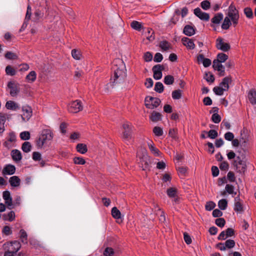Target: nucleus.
Here are the masks:
<instances>
[{"instance_id":"2eb2a0df","label":"nucleus","mask_w":256,"mask_h":256,"mask_svg":"<svg viewBox=\"0 0 256 256\" xmlns=\"http://www.w3.org/2000/svg\"><path fill=\"white\" fill-rule=\"evenodd\" d=\"M182 41L184 46L190 50H193L195 48V44L192 39L186 37L182 38Z\"/></svg>"},{"instance_id":"412c9836","label":"nucleus","mask_w":256,"mask_h":256,"mask_svg":"<svg viewBox=\"0 0 256 256\" xmlns=\"http://www.w3.org/2000/svg\"><path fill=\"white\" fill-rule=\"evenodd\" d=\"M248 98L252 104H256V90L252 89L248 94Z\"/></svg>"},{"instance_id":"6e6552de","label":"nucleus","mask_w":256,"mask_h":256,"mask_svg":"<svg viewBox=\"0 0 256 256\" xmlns=\"http://www.w3.org/2000/svg\"><path fill=\"white\" fill-rule=\"evenodd\" d=\"M150 160L147 156H144L140 160V166L143 170L150 171Z\"/></svg>"},{"instance_id":"bb28decb","label":"nucleus","mask_w":256,"mask_h":256,"mask_svg":"<svg viewBox=\"0 0 256 256\" xmlns=\"http://www.w3.org/2000/svg\"><path fill=\"white\" fill-rule=\"evenodd\" d=\"M234 210L236 212H238L240 214L243 212L244 211V208H243L242 202H234Z\"/></svg>"},{"instance_id":"de8ad7c7","label":"nucleus","mask_w":256,"mask_h":256,"mask_svg":"<svg viewBox=\"0 0 256 256\" xmlns=\"http://www.w3.org/2000/svg\"><path fill=\"white\" fill-rule=\"evenodd\" d=\"M114 250L113 248L110 247H107L104 251V256H113L114 254Z\"/></svg>"},{"instance_id":"a878e982","label":"nucleus","mask_w":256,"mask_h":256,"mask_svg":"<svg viewBox=\"0 0 256 256\" xmlns=\"http://www.w3.org/2000/svg\"><path fill=\"white\" fill-rule=\"evenodd\" d=\"M178 190L175 188H170L166 190V194L170 198L177 196Z\"/></svg>"},{"instance_id":"cd10ccee","label":"nucleus","mask_w":256,"mask_h":256,"mask_svg":"<svg viewBox=\"0 0 256 256\" xmlns=\"http://www.w3.org/2000/svg\"><path fill=\"white\" fill-rule=\"evenodd\" d=\"M76 149L78 152L82 154H84L88 151L86 145L84 144H78L76 146Z\"/></svg>"},{"instance_id":"39448f33","label":"nucleus","mask_w":256,"mask_h":256,"mask_svg":"<svg viewBox=\"0 0 256 256\" xmlns=\"http://www.w3.org/2000/svg\"><path fill=\"white\" fill-rule=\"evenodd\" d=\"M236 242L233 240H228L224 243L220 242L216 244V248L220 250H225L226 248H232L234 247Z\"/></svg>"},{"instance_id":"052dcab7","label":"nucleus","mask_w":256,"mask_h":256,"mask_svg":"<svg viewBox=\"0 0 256 256\" xmlns=\"http://www.w3.org/2000/svg\"><path fill=\"white\" fill-rule=\"evenodd\" d=\"M148 36H146L147 39L150 41L152 42L154 40V32L152 29H148Z\"/></svg>"},{"instance_id":"4be33fe9","label":"nucleus","mask_w":256,"mask_h":256,"mask_svg":"<svg viewBox=\"0 0 256 256\" xmlns=\"http://www.w3.org/2000/svg\"><path fill=\"white\" fill-rule=\"evenodd\" d=\"M232 82L230 77L226 76L223 78L222 82L220 83V86H224L225 90H228L229 88V84Z\"/></svg>"},{"instance_id":"f8f14e48","label":"nucleus","mask_w":256,"mask_h":256,"mask_svg":"<svg viewBox=\"0 0 256 256\" xmlns=\"http://www.w3.org/2000/svg\"><path fill=\"white\" fill-rule=\"evenodd\" d=\"M194 14L202 20L208 21L210 19L209 14L202 12L199 8H197L194 10Z\"/></svg>"},{"instance_id":"393cba45","label":"nucleus","mask_w":256,"mask_h":256,"mask_svg":"<svg viewBox=\"0 0 256 256\" xmlns=\"http://www.w3.org/2000/svg\"><path fill=\"white\" fill-rule=\"evenodd\" d=\"M223 18V14L222 13H218L211 19V22L214 24H219Z\"/></svg>"},{"instance_id":"69168bd1","label":"nucleus","mask_w":256,"mask_h":256,"mask_svg":"<svg viewBox=\"0 0 256 256\" xmlns=\"http://www.w3.org/2000/svg\"><path fill=\"white\" fill-rule=\"evenodd\" d=\"M208 137L212 139L216 138L218 136V132L214 130H209L208 132Z\"/></svg>"},{"instance_id":"7ed1b4c3","label":"nucleus","mask_w":256,"mask_h":256,"mask_svg":"<svg viewBox=\"0 0 256 256\" xmlns=\"http://www.w3.org/2000/svg\"><path fill=\"white\" fill-rule=\"evenodd\" d=\"M122 138L124 140H129L132 138V127L128 123H124L122 126Z\"/></svg>"},{"instance_id":"774afa93","label":"nucleus","mask_w":256,"mask_h":256,"mask_svg":"<svg viewBox=\"0 0 256 256\" xmlns=\"http://www.w3.org/2000/svg\"><path fill=\"white\" fill-rule=\"evenodd\" d=\"M162 59H163L162 55L160 52H157L154 55V60L155 62H162Z\"/></svg>"},{"instance_id":"b1692460","label":"nucleus","mask_w":256,"mask_h":256,"mask_svg":"<svg viewBox=\"0 0 256 256\" xmlns=\"http://www.w3.org/2000/svg\"><path fill=\"white\" fill-rule=\"evenodd\" d=\"M6 107L8 110H14L20 108V107L18 106V104L12 101V100L8 101L6 102Z\"/></svg>"},{"instance_id":"e433bc0d","label":"nucleus","mask_w":256,"mask_h":256,"mask_svg":"<svg viewBox=\"0 0 256 256\" xmlns=\"http://www.w3.org/2000/svg\"><path fill=\"white\" fill-rule=\"evenodd\" d=\"M232 23L228 17H226L222 25V28L223 30H228L229 28Z\"/></svg>"},{"instance_id":"6ab92c4d","label":"nucleus","mask_w":256,"mask_h":256,"mask_svg":"<svg viewBox=\"0 0 256 256\" xmlns=\"http://www.w3.org/2000/svg\"><path fill=\"white\" fill-rule=\"evenodd\" d=\"M9 182L12 186L18 187L20 185V180L18 176H12L10 178Z\"/></svg>"},{"instance_id":"9d476101","label":"nucleus","mask_w":256,"mask_h":256,"mask_svg":"<svg viewBox=\"0 0 256 256\" xmlns=\"http://www.w3.org/2000/svg\"><path fill=\"white\" fill-rule=\"evenodd\" d=\"M8 88L10 89V94L12 96H16L19 92L18 84L14 81H10L8 84Z\"/></svg>"},{"instance_id":"473e14b6","label":"nucleus","mask_w":256,"mask_h":256,"mask_svg":"<svg viewBox=\"0 0 256 256\" xmlns=\"http://www.w3.org/2000/svg\"><path fill=\"white\" fill-rule=\"evenodd\" d=\"M234 166L236 167V171L242 174H244V172L246 170V164L238 166V164H236V165H234Z\"/></svg>"},{"instance_id":"7c9ffc66","label":"nucleus","mask_w":256,"mask_h":256,"mask_svg":"<svg viewBox=\"0 0 256 256\" xmlns=\"http://www.w3.org/2000/svg\"><path fill=\"white\" fill-rule=\"evenodd\" d=\"M148 146L152 154H154L156 156L160 155V151L154 146L152 142L151 141L149 143H148Z\"/></svg>"},{"instance_id":"a19ab883","label":"nucleus","mask_w":256,"mask_h":256,"mask_svg":"<svg viewBox=\"0 0 256 256\" xmlns=\"http://www.w3.org/2000/svg\"><path fill=\"white\" fill-rule=\"evenodd\" d=\"M244 14L248 18H252L254 17L253 12L252 9L250 7H246L244 8Z\"/></svg>"},{"instance_id":"13d9d810","label":"nucleus","mask_w":256,"mask_h":256,"mask_svg":"<svg viewBox=\"0 0 256 256\" xmlns=\"http://www.w3.org/2000/svg\"><path fill=\"white\" fill-rule=\"evenodd\" d=\"M216 204L214 202L212 201H210L206 202L205 206V208L206 210L210 211L213 210Z\"/></svg>"},{"instance_id":"c9c22d12","label":"nucleus","mask_w":256,"mask_h":256,"mask_svg":"<svg viewBox=\"0 0 256 256\" xmlns=\"http://www.w3.org/2000/svg\"><path fill=\"white\" fill-rule=\"evenodd\" d=\"M36 78V74L34 71H31L26 76V79L30 82H34Z\"/></svg>"},{"instance_id":"f3484780","label":"nucleus","mask_w":256,"mask_h":256,"mask_svg":"<svg viewBox=\"0 0 256 256\" xmlns=\"http://www.w3.org/2000/svg\"><path fill=\"white\" fill-rule=\"evenodd\" d=\"M21 244L20 242L17 240H14L11 242V245L9 247L8 250H10L12 252L16 253L20 249Z\"/></svg>"},{"instance_id":"dca6fc26","label":"nucleus","mask_w":256,"mask_h":256,"mask_svg":"<svg viewBox=\"0 0 256 256\" xmlns=\"http://www.w3.org/2000/svg\"><path fill=\"white\" fill-rule=\"evenodd\" d=\"M150 119L154 122L160 121L162 119V116L160 113L156 111H153L150 116Z\"/></svg>"},{"instance_id":"20e7f679","label":"nucleus","mask_w":256,"mask_h":256,"mask_svg":"<svg viewBox=\"0 0 256 256\" xmlns=\"http://www.w3.org/2000/svg\"><path fill=\"white\" fill-rule=\"evenodd\" d=\"M83 109L82 102L80 100H76L70 102L68 106V110L72 113H76Z\"/></svg>"},{"instance_id":"0eeeda50","label":"nucleus","mask_w":256,"mask_h":256,"mask_svg":"<svg viewBox=\"0 0 256 256\" xmlns=\"http://www.w3.org/2000/svg\"><path fill=\"white\" fill-rule=\"evenodd\" d=\"M152 71L154 72V78L158 80L162 77V71L164 70V66L162 65L156 64L153 66Z\"/></svg>"},{"instance_id":"4c0bfd02","label":"nucleus","mask_w":256,"mask_h":256,"mask_svg":"<svg viewBox=\"0 0 256 256\" xmlns=\"http://www.w3.org/2000/svg\"><path fill=\"white\" fill-rule=\"evenodd\" d=\"M130 26L132 28L138 31H140L142 28L141 23L136 20H134L131 22Z\"/></svg>"},{"instance_id":"864d4df0","label":"nucleus","mask_w":256,"mask_h":256,"mask_svg":"<svg viewBox=\"0 0 256 256\" xmlns=\"http://www.w3.org/2000/svg\"><path fill=\"white\" fill-rule=\"evenodd\" d=\"M204 78L208 82H213L214 81V76L210 72H206L205 74V76Z\"/></svg>"},{"instance_id":"37998d69","label":"nucleus","mask_w":256,"mask_h":256,"mask_svg":"<svg viewBox=\"0 0 256 256\" xmlns=\"http://www.w3.org/2000/svg\"><path fill=\"white\" fill-rule=\"evenodd\" d=\"M174 82V78L171 75H167L164 78V83L168 85L172 84Z\"/></svg>"},{"instance_id":"5fc2aeb1","label":"nucleus","mask_w":256,"mask_h":256,"mask_svg":"<svg viewBox=\"0 0 256 256\" xmlns=\"http://www.w3.org/2000/svg\"><path fill=\"white\" fill-rule=\"evenodd\" d=\"M74 162L76 164L83 165L86 164V160L82 157H74L73 159Z\"/></svg>"},{"instance_id":"3c124183","label":"nucleus","mask_w":256,"mask_h":256,"mask_svg":"<svg viewBox=\"0 0 256 256\" xmlns=\"http://www.w3.org/2000/svg\"><path fill=\"white\" fill-rule=\"evenodd\" d=\"M159 220L161 222H164L166 221V216L165 214L164 211L161 210L160 208H158V212H156V214H159Z\"/></svg>"},{"instance_id":"680f3d73","label":"nucleus","mask_w":256,"mask_h":256,"mask_svg":"<svg viewBox=\"0 0 256 256\" xmlns=\"http://www.w3.org/2000/svg\"><path fill=\"white\" fill-rule=\"evenodd\" d=\"M226 190L229 194H236V192H234V186L231 184H226L225 188Z\"/></svg>"},{"instance_id":"f704fd0d","label":"nucleus","mask_w":256,"mask_h":256,"mask_svg":"<svg viewBox=\"0 0 256 256\" xmlns=\"http://www.w3.org/2000/svg\"><path fill=\"white\" fill-rule=\"evenodd\" d=\"M22 149L24 152H28L32 150V145L28 142H24L22 146Z\"/></svg>"},{"instance_id":"bf43d9fd","label":"nucleus","mask_w":256,"mask_h":256,"mask_svg":"<svg viewBox=\"0 0 256 256\" xmlns=\"http://www.w3.org/2000/svg\"><path fill=\"white\" fill-rule=\"evenodd\" d=\"M216 224L220 228L224 226L226 224V221L224 218H218L216 220Z\"/></svg>"},{"instance_id":"603ef678","label":"nucleus","mask_w":256,"mask_h":256,"mask_svg":"<svg viewBox=\"0 0 256 256\" xmlns=\"http://www.w3.org/2000/svg\"><path fill=\"white\" fill-rule=\"evenodd\" d=\"M20 238L22 242L24 243H27V234L24 230H20Z\"/></svg>"},{"instance_id":"0e129e2a","label":"nucleus","mask_w":256,"mask_h":256,"mask_svg":"<svg viewBox=\"0 0 256 256\" xmlns=\"http://www.w3.org/2000/svg\"><path fill=\"white\" fill-rule=\"evenodd\" d=\"M200 6L204 10H207L210 8V3L208 0H204L201 2Z\"/></svg>"},{"instance_id":"49530a36","label":"nucleus","mask_w":256,"mask_h":256,"mask_svg":"<svg viewBox=\"0 0 256 256\" xmlns=\"http://www.w3.org/2000/svg\"><path fill=\"white\" fill-rule=\"evenodd\" d=\"M172 95L173 99L178 100L182 97V91L180 90H174Z\"/></svg>"},{"instance_id":"6e6d98bb","label":"nucleus","mask_w":256,"mask_h":256,"mask_svg":"<svg viewBox=\"0 0 256 256\" xmlns=\"http://www.w3.org/2000/svg\"><path fill=\"white\" fill-rule=\"evenodd\" d=\"M30 137V133L28 131L22 132L20 134V138L22 140H28Z\"/></svg>"},{"instance_id":"4468645a","label":"nucleus","mask_w":256,"mask_h":256,"mask_svg":"<svg viewBox=\"0 0 256 256\" xmlns=\"http://www.w3.org/2000/svg\"><path fill=\"white\" fill-rule=\"evenodd\" d=\"M16 168L14 165L7 164L4 168L2 170V174L4 175H12L15 173Z\"/></svg>"},{"instance_id":"9b49d317","label":"nucleus","mask_w":256,"mask_h":256,"mask_svg":"<svg viewBox=\"0 0 256 256\" xmlns=\"http://www.w3.org/2000/svg\"><path fill=\"white\" fill-rule=\"evenodd\" d=\"M40 136L42 138V140H51L53 138L54 134L52 130L50 129H44L42 131Z\"/></svg>"},{"instance_id":"c85d7f7f","label":"nucleus","mask_w":256,"mask_h":256,"mask_svg":"<svg viewBox=\"0 0 256 256\" xmlns=\"http://www.w3.org/2000/svg\"><path fill=\"white\" fill-rule=\"evenodd\" d=\"M168 136L174 140H178V129L176 128H170L168 130Z\"/></svg>"},{"instance_id":"e2e57ef3","label":"nucleus","mask_w":256,"mask_h":256,"mask_svg":"<svg viewBox=\"0 0 256 256\" xmlns=\"http://www.w3.org/2000/svg\"><path fill=\"white\" fill-rule=\"evenodd\" d=\"M212 120L214 123L218 124L221 120V117L218 114H214L212 116Z\"/></svg>"},{"instance_id":"f257e3e1","label":"nucleus","mask_w":256,"mask_h":256,"mask_svg":"<svg viewBox=\"0 0 256 256\" xmlns=\"http://www.w3.org/2000/svg\"><path fill=\"white\" fill-rule=\"evenodd\" d=\"M114 72L110 78V82L106 85V88L108 90L110 88H114L119 84L124 82L126 78V70L124 66L122 68L115 66L113 68Z\"/></svg>"},{"instance_id":"c03bdc74","label":"nucleus","mask_w":256,"mask_h":256,"mask_svg":"<svg viewBox=\"0 0 256 256\" xmlns=\"http://www.w3.org/2000/svg\"><path fill=\"white\" fill-rule=\"evenodd\" d=\"M213 91L218 96H222L224 94V92L226 91L225 89L223 88V87L221 86H215L213 88Z\"/></svg>"},{"instance_id":"a211bd4d","label":"nucleus","mask_w":256,"mask_h":256,"mask_svg":"<svg viewBox=\"0 0 256 256\" xmlns=\"http://www.w3.org/2000/svg\"><path fill=\"white\" fill-rule=\"evenodd\" d=\"M238 16H239L238 11L236 9V6L232 4L228 7V16L230 18Z\"/></svg>"},{"instance_id":"c756f323","label":"nucleus","mask_w":256,"mask_h":256,"mask_svg":"<svg viewBox=\"0 0 256 256\" xmlns=\"http://www.w3.org/2000/svg\"><path fill=\"white\" fill-rule=\"evenodd\" d=\"M228 59V56L224 53H220L217 55V58L214 60H216L220 63L224 62Z\"/></svg>"},{"instance_id":"8fccbe9b","label":"nucleus","mask_w":256,"mask_h":256,"mask_svg":"<svg viewBox=\"0 0 256 256\" xmlns=\"http://www.w3.org/2000/svg\"><path fill=\"white\" fill-rule=\"evenodd\" d=\"M153 132L157 136H162L163 134L162 129L159 126H155L153 128Z\"/></svg>"},{"instance_id":"423d86ee","label":"nucleus","mask_w":256,"mask_h":256,"mask_svg":"<svg viewBox=\"0 0 256 256\" xmlns=\"http://www.w3.org/2000/svg\"><path fill=\"white\" fill-rule=\"evenodd\" d=\"M2 197L8 208L10 210L13 208L14 204H12V200L10 192L8 190L4 191L2 193Z\"/></svg>"},{"instance_id":"2f4dec72","label":"nucleus","mask_w":256,"mask_h":256,"mask_svg":"<svg viewBox=\"0 0 256 256\" xmlns=\"http://www.w3.org/2000/svg\"><path fill=\"white\" fill-rule=\"evenodd\" d=\"M6 73L8 76H14L16 73V70L10 65H8L6 68Z\"/></svg>"},{"instance_id":"ddd939ff","label":"nucleus","mask_w":256,"mask_h":256,"mask_svg":"<svg viewBox=\"0 0 256 256\" xmlns=\"http://www.w3.org/2000/svg\"><path fill=\"white\" fill-rule=\"evenodd\" d=\"M23 114L22 115V118L23 120L28 121L31 118L32 116V110L30 107H23L22 108Z\"/></svg>"},{"instance_id":"5701e85b","label":"nucleus","mask_w":256,"mask_h":256,"mask_svg":"<svg viewBox=\"0 0 256 256\" xmlns=\"http://www.w3.org/2000/svg\"><path fill=\"white\" fill-rule=\"evenodd\" d=\"M184 33L188 36H192L195 34L194 28L190 25H186L183 30Z\"/></svg>"},{"instance_id":"338daca9","label":"nucleus","mask_w":256,"mask_h":256,"mask_svg":"<svg viewBox=\"0 0 256 256\" xmlns=\"http://www.w3.org/2000/svg\"><path fill=\"white\" fill-rule=\"evenodd\" d=\"M224 138L228 141H232L234 138V134L232 132H228L224 134Z\"/></svg>"},{"instance_id":"79ce46f5","label":"nucleus","mask_w":256,"mask_h":256,"mask_svg":"<svg viewBox=\"0 0 256 256\" xmlns=\"http://www.w3.org/2000/svg\"><path fill=\"white\" fill-rule=\"evenodd\" d=\"M4 56L6 59L8 60H14L18 58V56L16 54L12 52H7L6 53Z\"/></svg>"},{"instance_id":"1a4fd4ad","label":"nucleus","mask_w":256,"mask_h":256,"mask_svg":"<svg viewBox=\"0 0 256 256\" xmlns=\"http://www.w3.org/2000/svg\"><path fill=\"white\" fill-rule=\"evenodd\" d=\"M216 47L218 49L223 52H227L230 48L229 44L224 42L223 39L220 37L216 40Z\"/></svg>"},{"instance_id":"4d7b16f0","label":"nucleus","mask_w":256,"mask_h":256,"mask_svg":"<svg viewBox=\"0 0 256 256\" xmlns=\"http://www.w3.org/2000/svg\"><path fill=\"white\" fill-rule=\"evenodd\" d=\"M72 55L74 58L79 60L80 58L81 54L80 52L75 49L72 50Z\"/></svg>"},{"instance_id":"f03ea898","label":"nucleus","mask_w":256,"mask_h":256,"mask_svg":"<svg viewBox=\"0 0 256 256\" xmlns=\"http://www.w3.org/2000/svg\"><path fill=\"white\" fill-rule=\"evenodd\" d=\"M160 100L157 98L148 96L145 98V106L148 108L154 109L157 108L160 103Z\"/></svg>"},{"instance_id":"72a5a7b5","label":"nucleus","mask_w":256,"mask_h":256,"mask_svg":"<svg viewBox=\"0 0 256 256\" xmlns=\"http://www.w3.org/2000/svg\"><path fill=\"white\" fill-rule=\"evenodd\" d=\"M111 212L114 218L116 219H119L121 218V213L116 207H114L112 209Z\"/></svg>"},{"instance_id":"ea45409f","label":"nucleus","mask_w":256,"mask_h":256,"mask_svg":"<svg viewBox=\"0 0 256 256\" xmlns=\"http://www.w3.org/2000/svg\"><path fill=\"white\" fill-rule=\"evenodd\" d=\"M160 48L164 51H166L170 48V44L166 40H162L160 44Z\"/></svg>"},{"instance_id":"58836bf2","label":"nucleus","mask_w":256,"mask_h":256,"mask_svg":"<svg viewBox=\"0 0 256 256\" xmlns=\"http://www.w3.org/2000/svg\"><path fill=\"white\" fill-rule=\"evenodd\" d=\"M218 206L221 210H224L228 206V201L226 199H222L218 202Z\"/></svg>"},{"instance_id":"09e8293b","label":"nucleus","mask_w":256,"mask_h":256,"mask_svg":"<svg viewBox=\"0 0 256 256\" xmlns=\"http://www.w3.org/2000/svg\"><path fill=\"white\" fill-rule=\"evenodd\" d=\"M212 67L214 70H217L218 71L224 69V66L220 62L216 60L213 61Z\"/></svg>"},{"instance_id":"aec40b11","label":"nucleus","mask_w":256,"mask_h":256,"mask_svg":"<svg viewBox=\"0 0 256 256\" xmlns=\"http://www.w3.org/2000/svg\"><path fill=\"white\" fill-rule=\"evenodd\" d=\"M12 157L14 161L19 162L22 158L21 152L18 150H13L11 152Z\"/></svg>"},{"instance_id":"a18cd8bd","label":"nucleus","mask_w":256,"mask_h":256,"mask_svg":"<svg viewBox=\"0 0 256 256\" xmlns=\"http://www.w3.org/2000/svg\"><path fill=\"white\" fill-rule=\"evenodd\" d=\"M164 86L160 82H156L154 86V90L158 93H162L163 92Z\"/></svg>"}]
</instances>
